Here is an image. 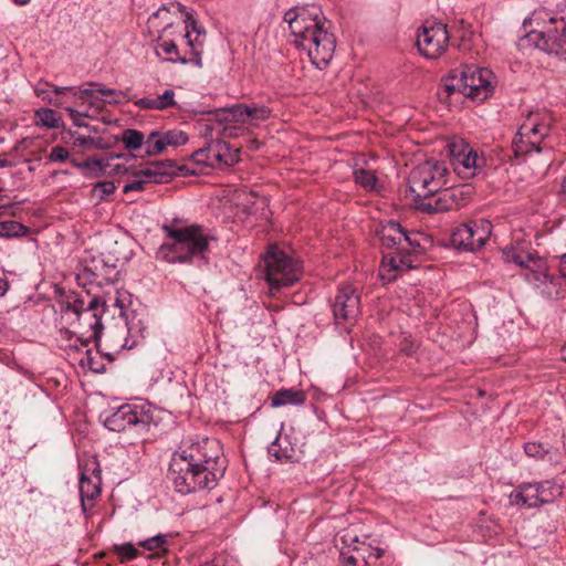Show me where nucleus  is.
Returning a JSON list of instances; mask_svg holds the SVG:
<instances>
[{
	"mask_svg": "<svg viewBox=\"0 0 566 566\" xmlns=\"http://www.w3.org/2000/svg\"><path fill=\"white\" fill-rule=\"evenodd\" d=\"M265 280L272 294L300 281L302 268L285 252L272 247L264 256Z\"/></svg>",
	"mask_w": 566,
	"mask_h": 566,
	"instance_id": "8",
	"label": "nucleus"
},
{
	"mask_svg": "<svg viewBox=\"0 0 566 566\" xmlns=\"http://www.w3.org/2000/svg\"><path fill=\"white\" fill-rule=\"evenodd\" d=\"M208 153L211 159H216V165L227 167L235 165L240 160V151L233 148L229 143L216 140L209 144Z\"/></svg>",
	"mask_w": 566,
	"mask_h": 566,
	"instance_id": "19",
	"label": "nucleus"
},
{
	"mask_svg": "<svg viewBox=\"0 0 566 566\" xmlns=\"http://www.w3.org/2000/svg\"><path fill=\"white\" fill-rule=\"evenodd\" d=\"M185 23L187 29L191 28L192 31L197 32L198 34L201 33V31L198 28L197 21L195 20L193 15L191 13L186 14Z\"/></svg>",
	"mask_w": 566,
	"mask_h": 566,
	"instance_id": "50",
	"label": "nucleus"
},
{
	"mask_svg": "<svg viewBox=\"0 0 566 566\" xmlns=\"http://www.w3.org/2000/svg\"><path fill=\"white\" fill-rule=\"evenodd\" d=\"M69 142L77 148H85V149H104L106 148V144L103 138L101 137H92V136H85L82 135L78 132L75 130H69Z\"/></svg>",
	"mask_w": 566,
	"mask_h": 566,
	"instance_id": "27",
	"label": "nucleus"
},
{
	"mask_svg": "<svg viewBox=\"0 0 566 566\" xmlns=\"http://www.w3.org/2000/svg\"><path fill=\"white\" fill-rule=\"evenodd\" d=\"M105 312V303L101 301L98 297H92L86 306V310L84 311L83 315L80 316L78 325L81 327H88L90 335L86 337L84 336V333L78 338L83 345H87L88 342L95 340L97 342L99 339L103 324H102V316Z\"/></svg>",
	"mask_w": 566,
	"mask_h": 566,
	"instance_id": "18",
	"label": "nucleus"
},
{
	"mask_svg": "<svg viewBox=\"0 0 566 566\" xmlns=\"http://www.w3.org/2000/svg\"><path fill=\"white\" fill-rule=\"evenodd\" d=\"M45 92H46V91H45V88H43V87H42V84H38V85L35 86V93H36V95H38V96L43 95Z\"/></svg>",
	"mask_w": 566,
	"mask_h": 566,
	"instance_id": "56",
	"label": "nucleus"
},
{
	"mask_svg": "<svg viewBox=\"0 0 566 566\" xmlns=\"http://www.w3.org/2000/svg\"><path fill=\"white\" fill-rule=\"evenodd\" d=\"M10 161L7 158L0 159V167H9Z\"/></svg>",
	"mask_w": 566,
	"mask_h": 566,
	"instance_id": "57",
	"label": "nucleus"
},
{
	"mask_svg": "<svg viewBox=\"0 0 566 566\" xmlns=\"http://www.w3.org/2000/svg\"><path fill=\"white\" fill-rule=\"evenodd\" d=\"M161 132H151L145 139L144 148L147 156H155L160 154L165 148V142L163 140Z\"/></svg>",
	"mask_w": 566,
	"mask_h": 566,
	"instance_id": "30",
	"label": "nucleus"
},
{
	"mask_svg": "<svg viewBox=\"0 0 566 566\" xmlns=\"http://www.w3.org/2000/svg\"><path fill=\"white\" fill-rule=\"evenodd\" d=\"M115 184L111 180L99 181L94 185L92 189V197L98 201L104 200L106 197L115 191Z\"/></svg>",
	"mask_w": 566,
	"mask_h": 566,
	"instance_id": "35",
	"label": "nucleus"
},
{
	"mask_svg": "<svg viewBox=\"0 0 566 566\" xmlns=\"http://www.w3.org/2000/svg\"><path fill=\"white\" fill-rule=\"evenodd\" d=\"M492 232V223L489 220H472L457 227L450 237L454 248L475 251L482 248Z\"/></svg>",
	"mask_w": 566,
	"mask_h": 566,
	"instance_id": "12",
	"label": "nucleus"
},
{
	"mask_svg": "<svg viewBox=\"0 0 566 566\" xmlns=\"http://www.w3.org/2000/svg\"><path fill=\"white\" fill-rule=\"evenodd\" d=\"M163 140L165 142V146H180L185 145L188 142V136L182 130H167L161 132Z\"/></svg>",
	"mask_w": 566,
	"mask_h": 566,
	"instance_id": "38",
	"label": "nucleus"
},
{
	"mask_svg": "<svg viewBox=\"0 0 566 566\" xmlns=\"http://www.w3.org/2000/svg\"><path fill=\"white\" fill-rule=\"evenodd\" d=\"M80 364L82 366H87L90 370L96 374H101L105 371V366L101 361V356L98 353H93L92 349H87L85 352L84 357L81 359Z\"/></svg>",
	"mask_w": 566,
	"mask_h": 566,
	"instance_id": "32",
	"label": "nucleus"
},
{
	"mask_svg": "<svg viewBox=\"0 0 566 566\" xmlns=\"http://www.w3.org/2000/svg\"><path fill=\"white\" fill-rule=\"evenodd\" d=\"M69 158V151L62 146H54L51 149L49 159L53 163H64Z\"/></svg>",
	"mask_w": 566,
	"mask_h": 566,
	"instance_id": "47",
	"label": "nucleus"
},
{
	"mask_svg": "<svg viewBox=\"0 0 566 566\" xmlns=\"http://www.w3.org/2000/svg\"><path fill=\"white\" fill-rule=\"evenodd\" d=\"M547 15L546 12L539 11L525 19L524 25L533 23L539 25V21L544 22L543 29L530 31L526 34V40L548 54L566 56V22L564 18L553 17H549L546 21Z\"/></svg>",
	"mask_w": 566,
	"mask_h": 566,
	"instance_id": "5",
	"label": "nucleus"
},
{
	"mask_svg": "<svg viewBox=\"0 0 566 566\" xmlns=\"http://www.w3.org/2000/svg\"><path fill=\"white\" fill-rule=\"evenodd\" d=\"M151 424L150 409L139 405H123L104 418V426L115 432L132 428L137 433H147Z\"/></svg>",
	"mask_w": 566,
	"mask_h": 566,
	"instance_id": "11",
	"label": "nucleus"
},
{
	"mask_svg": "<svg viewBox=\"0 0 566 566\" xmlns=\"http://www.w3.org/2000/svg\"><path fill=\"white\" fill-rule=\"evenodd\" d=\"M135 105L140 109L164 111L176 105L175 92L166 90L161 95L155 98L142 97L135 101Z\"/></svg>",
	"mask_w": 566,
	"mask_h": 566,
	"instance_id": "22",
	"label": "nucleus"
},
{
	"mask_svg": "<svg viewBox=\"0 0 566 566\" xmlns=\"http://www.w3.org/2000/svg\"><path fill=\"white\" fill-rule=\"evenodd\" d=\"M306 400V395L303 390L298 389H281L274 394L271 400V405L274 408L286 406V405H303Z\"/></svg>",
	"mask_w": 566,
	"mask_h": 566,
	"instance_id": "26",
	"label": "nucleus"
},
{
	"mask_svg": "<svg viewBox=\"0 0 566 566\" xmlns=\"http://www.w3.org/2000/svg\"><path fill=\"white\" fill-rule=\"evenodd\" d=\"M200 566H224V558L223 557H216L212 560L205 563Z\"/></svg>",
	"mask_w": 566,
	"mask_h": 566,
	"instance_id": "52",
	"label": "nucleus"
},
{
	"mask_svg": "<svg viewBox=\"0 0 566 566\" xmlns=\"http://www.w3.org/2000/svg\"><path fill=\"white\" fill-rule=\"evenodd\" d=\"M50 103H53L54 105H57V106L62 105V102L57 98L55 101L50 99Z\"/></svg>",
	"mask_w": 566,
	"mask_h": 566,
	"instance_id": "59",
	"label": "nucleus"
},
{
	"mask_svg": "<svg viewBox=\"0 0 566 566\" xmlns=\"http://www.w3.org/2000/svg\"><path fill=\"white\" fill-rule=\"evenodd\" d=\"M105 98L101 99L102 102L108 104H122L123 102L130 101V97L124 91H116L113 88H108L104 91Z\"/></svg>",
	"mask_w": 566,
	"mask_h": 566,
	"instance_id": "43",
	"label": "nucleus"
},
{
	"mask_svg": "<svg viewBox=\"0 0 566 566\" xmlns=\"http://www.w3.org/2000/svg\"><path fill=\"white\" fill-rule=\"evenodd\" d=\"M503 258L505 262L515 263L524 270L523 276L527 283L539 287L547 282H552L548 264L537 252H530L520 247H511L503 250Z\"/></svg>",
	"mask_w": 566,
	"mask_h": 566,
	"instance_id": "10",
	"label": "nucleus"
},
{
	"mask_svg": "<svg viewBox=\"0 0 566 566\" xmlns=\"http://www.w3.org/2000/svg\"><path fill=\"white\" fill-rule=\"evenodd\" d=\"M549 129V116L530 113L512 142L515 158L520 160L531 151H541L539 145L548 136Z\"/></svg>",
	"mask_w": 566,
	"mask_h": 566,
	"instance_id": "9",
	"label": "nucleus"
},
{
	"mask_svg": "<svg viewBox=\"0 0 566 566\" xmlns=\"http://www.w3.org/2000/svg\"><path fill=\"white\" fill-rule=\"evenodd\" d=\"M559 272L562 276L566 277V254L562 256L559 262Z\"/></svg>",
	"mask_w": 566,
	"mask_h": 566,
	"instance_id": "54",
	"label": "nucleus"
},
{
	"mask_svg": "<svg viewBox=\"0 0 566 566\" xmlns=\"http://www.w3.org/2000/svg\"><path fill=\"white\" fill-rule=\"evenodd\" d=\"M161 12V10H158L157 12H155V17H157L159 13Z\"/></svg>",
	"mask_w": 566,
	"mask_h": 566,
	"instance_id": "63",
	"label": "nucleus"
},
{
	"mask_svg": "<svg viewBox=\"0 0 566 566\" xmlns=\"http://www.w3.org/2000/svg\"><path fill=\"white\" fill-rule=\"evenodd\" d=\"M524 451L528 457L535 459H543L548 453L547 448L543 443L537 442L525 443Z\"/></svg>",
	"mask_w": 566,
	"mask_h": 566,
	"instance_id": "44",
	"label": "nucleus"
},
{
	"mask_svg": "<svg viewBox=\"0 0 566 566\" xmlns=\"http://www.w3.org/2000/svg\"><path fill=\"white\" fill-rule=\"evenodd\" d=\"M174 168L175 165L171 161H154L146 169L136 172V179L127 182L123 191L125 193L144 191L148 184L168 182L174 175Z\"/></svg>",
	"mask_w": 566,
	"mask_h": 566,
	"instance_id": "16",
	"label": "nucleus"
},
{
	"mask_svg": "<svg viewBox=\"0 0 566 566\" xmlns=\"http://www.w3.org/2000/svg\"><path fill=\"white\" fill-rule=\"evenodd\" d=\"M449 33L442 22L426 21L417 35L419 52L428 59H437L447 50Z\"/></svg>",
	"mask_w": 566,
	"mask_h": 566,
	"instance_id": "14",
	"label": "nucleus"
},
{
	"mask_svg": "<svg viewBox=\"0 0 566 566\" xmlns=\"http://www.w3.org/2000/svg\"><path fill=\"white\" fill-rule=\"evenodd\" d=\"M8 282L4 279L0 277V296L4 295V293L8 291Z\"/></svg>",
	"mask_w": 566,
	"mask_h": 566,
	"instance_id": "55",
	"label": "nucleus"
},
{
	"mask_svg": "<svg viewBox=\"0 0 566 566\" xmlns=\"http://www.w3.org/2000/svg\"><path fill=\"white\" fill-rule=\"evenodd\" d=\"M284 21L294 38L293 43L306 51L311 62L319 69L327 65L336 48V38L321 8L314 4L291 8L285 12Z\"/></svg>",
	"mask_w": 566,
	"mask_h": 566,
	"instance_id": "2",
	"label": "nucleus"
},
{
	"mask_svg": "<svg viewBox=\"0 0 566 566\" xmlns=\"http://www.w3.org/2000/svg\"><path fill=\"white\" fill-rule=\"evenodd\" d=\"M354 551H356L363 559H370L373 557L378 559L384 555V549L366 546L364 543L359 546H354Z\"/></svg>",
	"mask_w": 566,
	"mask_h": 566,
	"instance_id": "42",
	"label": "nucleus"
},
{
	"mask_svg": "<svg viewBox=\"0 0 566 566\" xmlns=\"http://www.w3.org/2000/svg\"><path fill=\"white\" fill-rule=\"evenodd\" d=\"M436 198L418 201V209L426 213H440L459 210L468 203L469 193L461 188L440 189Z\"/></svg>",
	"mask_w": 566,
	"mask_h": 566,
	"instance_id": "15",
	"label": "nucleus"
},
{
	"mask_svg": "<svg viewBox=\"0 0 566 566\" xmlns=\"http://www.w3.org/2000/svg\"><path fill=\"white\" fill-rule=\"evenodd\" d=\"M86 302L83 297H77L73 301V303H69V310H71L77 318L83 315L86 310Z\"/></svg>",
	"mask_w": 566,
	"mask_h": 566,
	"instance_id": "48",
	"label": "nucleus"
},
{
	"mask_svg": "<svg viewBox=\"0 0 566 566\" xmlns=\"http://www.w3.org/2000/svg\"><path fill=\"white\" fill-rule=\"evenodd\" d=\"M88 85L93 86L95 88H83V90H81L80 91V97L81 98H90L91 99L90 104L93 105L94 101H101L97 97V94H103L104 95V91H107L108 88L105 87L101 83H90Z\"/></svg>",
	"mask_w": 566,
	"mask_h": 566,
	"instance_id": "40",
	"label": "nucleus"
},
{
	"mask_svg": "<svg viewBox=\"0 0 566 566\" xmlns=\"http://www.w3.org/2000/svg\"><path fill=\"white\" fill-rule=\"evenodd\" d=\"M122 142L127 150H137L144 147L145 135L136 129H125L122 135Z\"/></svg>",
	"mask_w": 566,
	"mask_h": 566,
	"instance_id": "29",
	"label": "nucleus"
},
{
	"mask_svg": "<svg viewBox=\"0 0 566 566\" xmlns=\"http://www.w3.org/2000/svg\"><path fill=\"white\" fill-rule=\"evenodd\" d=\"M14 2L20 6H25L30 2V0H14Z\"/></svg>",
	"mask_w": 566,
	"mask_h": 566,
	"instance_id": "58",
	"label": "nucleus"
},
{
	"mask_svg": "<svg viewBox=\"0 0 566 566\" xmlns=\"http://www.w3.org/2000/svg\"><path fill=\"white\" fill-rule=\"evenodd\" d=\"M28 228L22 223L13 220L0 222V238H12L24 235Z\"/></svg>",
	"mask_w": 566,
	"mask_h": 566,
	"instance_id": "31",
	"label": "nucleus"
},
{
	"mask_svg": "<svg viewBox=\"0 0 566 566\" xmlns=\"http://www.w3.org/2000/svg\"><path fill=\"white\" fill-rule=\"evenodd\" d=\"M332 307L336 324L353 321L360 313V296L349 284L339 286Z\"/></svg>",
	"mask_w": 566,
	"mask_h": 566,
	"instance_id": "17",
	"label": "nucleus"
},
{
	"mask_svg": "<svg viewBox=\"0 0 566 566\" xmlns=\"http://www.w3.org/2000/svg\"><path fill=\"white\" fill-rule=\"evenodd\" d=\"M342 541L344 544L358 543V538L356 535H352L349 532L342 536Z\"/></svg>",
	"mask_w": 566,
	"mask_h": 566,
	"instance_id": "51",
	"label": "nucleus"
},
{
	"mask_svg": "<svg viewBox=\"0 0 566 566\" xmlns=\"http://www.w3.org/2000/svg\"><path fill=\"white\" fill-rule=\"evenodd\" d=\"M208 149H209V146L197 149L196 151L192 153L191 157L198 164L207 165L210 167H216L217 166L216 159L210 158V154L208 153Z\"/></svg>",
	"mask_w": 566,
	"mask_h": 566,
	"instance_id": "46",
	"label": "nucleus"
},
{
	"mask_svg": "<svg viewBox=\"0 0 566 566\" xmlns=\"http://www.w3.org/2000/svg\"><path fill=\"white\" fill-rule=\"evenodd\" d=\"M340 558L345 566H356L357 557L354 555H348L346 552H340Z\"/></svg>",
	"mask_w": 566,
	"mask_h": 566,
	"instance_id": "49",
	"label": "nucleus"
},
{
	"mask_svg": "<svg viewBox=\"0 0 566 566\" xmlns=\"http://www.w3.org/2000/svg\"><path fill=\"white\" fill-rule=\"evenodd\" d=\"M101 493V478L95 475L93 479L82 473L80 479V495L82 509L87 510V502L94 501Z\"/></svg>",
	"mask_w": 566,
	"mask_h": 566,
	"instance_id": "23",
	"label": "nucleus"
},
{
	"mask_svg": "<svg viewBox=\"0 0 566 566\" xmlns=\"http://www.w3.org/2000/svg\"><path fill=\"white\" fill-rule=\"evenodd\" d=\"M116 305H117L118 307H120V308H123V307H124V305L119 302V300H118V298L116 300Z\"/></svg>",
	"mask_w": 566,
	"mask_h": 566,
	"instance_id": "61",
	"label": "nucleus"
},
{
	"mask_svg": "<svg viewBox=\"0 0 566 566\" xmlns=\"http://www.w3.org/2000/svg\"><path fill=\"white\" fill-rule=\"evenodd\" d=\"M268 452L270 457H273L279 462H292L295 457V450L287 438H282L281 436H277L270 444Z\"/></svg>",
	"mask_w": 566,
	"mask_h": 566,
	"instance_id": "25",
	"label": "nucleus"
},
{
	"mask_svg": "<svg viewBox=\"0 0 566 566\" xmlns=\"http://www.w3.org/2000/svg\"><path fill=\"white\" fill-rule=\"evenodd\" d=\"M44 86H50L52 87L53 92L56 94V95H60L66 91H71L72 88L71 87H62V86H56V85H53V84H49V83H44L43 84Z\"/></svg>",
	"mask_w": 566,
	"mask_h": 566,
	"instance_id": "53",
	"label": "nucleus"
},
{
	"mask_svg": "<svg viewBox=\"0 0 566 566\" xmlns=\"http://www.w3.org/2000/svg\"><path fill=\"white\" fill-rule=\"evenodd\" d=\"M221 454L220 442L216 439L182 442L171 457L167 478L181 494L212 489L226 471Z\"/></svg>",
	"mask_w": 566,
	"mask_h": 566,
	"instance_id": "1",
	"label": "nucleus"
},
{
	"mask_svg": "<svg viewBox=\"0 0 566 566\" xmlns=\"http://www.w3.org/2000/svg\"><path fill=\"white\" fill-rule=\"evenodd\" d=\"M449 170L443 161L427 160L415 167L408 177L410 192L415 201L427 200L447 186Z\"/></svg>",
	"mask_w": 566,
	"mask_h": 566,
	"instance_id": "6",
	"label": "nucleus"
},
{
	"mask_svg": "<svg viewBox=\"0 0 566 566\" xmlns=\"http://www.w3.org/2000/svg\"><path fill=\"white\" fill-rule=\"evenodd\" d=\"M562 188H563V191L566 192V177L563 180Z\"/></svg>",
	"mask_w": 566,
	"mask_h": 566,
	"instance_id": "60",
	"label": "nucleus"
},
{
	"mask_svg": "<svg viewBox=\"0 0 566 566\" xmlns=\"http://www.w3.org/2000/svg\"><path fill=\"white\" fill-rule=\"evenodd\" d=\"M4 207V205L2 203V197L0 196V208Z\"/></svg>",
	"mask_w": 566,
	"mask_h": 566,
	"instance_id": "62",
	"label": "nucleus"
},
{
	"mask_svg": "<svg viewBox=\"0 0 566 566\" xmlns=\"http://www.w3.org/2000/svg\"><path fill=\"white\" fill-rule=\"evenodd\" d=\"M231 120L240 124H249V111L247 104H235L226 109Z\"/></svg>",
	"mask_w": 566,
	"mask_h": 566,
	"instance_id": "37",
	"label": "nucleus"
},
{
	"mask_svg": "<svg viewBox=\"0 0 566 566\" xmlns=\"http://www.w3.org/2000/svg\"><path fill=\"white\" fill-rule=\"evenodd\" d=\"M189 45L191 46V55L192 57H181L179 56L178 48L172 41H164L159 44V49L169 55L168 60L171 62H180L181 64H186L188 62H192L197 66H201V57L199 51L193 45L192 41L189 39Z\"/></svg>",
	"mask_w": 566,
	"mask_h": 566,
	"instance_id": "24",
	"label": "nucleus"
},
{
	"mask_svg": "<svg viewBox=\"0 0 566 566\" xmlns=\"http://www.w3.org/2000/svg\"><path fill=\"white\" fill-rule=\"evenodd\" d=\"M355 181L365 189H374L377 177L374 171L368 169H358L354 172Z\"/></svg>",
	"mask_w": 566,
	"mask_h": 566,
	"instance_id": "34",
	"label": "nucleus"
},
{
	"mask_svg": "<svg viewBox=\"0 0 566 566\" xmlns=\"http://www.w3.org/2000/svg\"><path fill=\"white\" fill-rule=\"evenodd\" d=\"M509 499L512 505H521L526 507H537L542 505L539 502V494L536 483L520 485L510 494Z\"/></svg>",
	"mask_w": 566,
	"mask_h": 566,
	"instance_id": "21",
	"label": "nucleus"
},
{
	"mask_svg": "<svg viewBox=\"0 0 566 566\" xmlns=\"http://www.w3.org/2000/svg\"><path fill=\"white\" fill-rule=\"evenodd\" d=\"M166 544H167V537H166V535H161V534L139 542V546H142L143 548H145L147 551L164 549Z\"/></svg>",
	"mask_w": 566,
	"mask_h": 566,
	"instance_id": "41",
	"label": "nucleus"
},
{
	"mask_svg": "<svg viewBox=\"0 0 566 566\" xmlns=\"http://www.w3.org/2000/svg\"><path fill=\"white\" fill-rule=\"evenodd\" d=\"M449 153L454 172L463 178L474 177L485 165V158L463 139H453Z\"/></svg>",
	"mask_w": 566,
	"mask_h": 566,
	"instance_id": "13",
	"label": "nucleus"
},
{
	"mask_svg": "<svg viewBox=\"0 0 566 566\" xmlns=\"http://www.w3.org/2000/svg\"><path fill=\"white\" fill-rule=\"evenodd\" d=\"M426 241L427 239L421 233H408L405 231V239L402 240L403 250L384 254L380 277L386 282H392L400 273L413 269V255L424 252L426 247L423 243Z\"/></svg>",
	"mask_w": 566,
	"mask_h": 566,
	"instance_id": "7",
	"label": "nucleus"
},
{
	"mask_svg": "<svg viewBox=\"0 0 566 566\" xmlns=\"http://www.w3.org/2000/svg\"><path fill=\"white\" fill-rule=\"evenodd\" d=\"M67 112H69L70 117L72 118L74 125H76L77 127L85 128L88 134H96L98 132V128L96 126H92V125L80 119L81 116H88L86 113H80V112L75 111L74 108H67Z\"/></svg>",
	"mask_w": 566,
	"mask_h": 566,
	"instance_id": "45",
	"label": "nucleus"
},
{
	"mask_svg": "<svg viewBox=\"0 0 566 566\" xmlns=\"http://www.w3.org/2000/svg\"><path fill=\"white\" fill-rule=\"evenodd\" d=\"M161 229L166 233V241L161 244L160 252L169 263L207 260L210 242L216 240L207 228L198 223L182 227L164 224Z\"/></svg>",
	"mask_w": 566,
	"mask_h": 566,
	"instance_id": "3",
	"label": "nucleus"
},
{
	"mask_svg": "<svg viewBox=\"0 0 566 566\" xmlns=\"http://www.w3.org/2000/svg\"><path fill=\"white\" fill-rule=\"evenodd\" d=\"M186 38H187V39H189V38H190L189 31H187V33H186Z\"/></svg>",
	"mask_w": 566,
	"mask_h": 566,
	"instance_id": "64",
	"label": "nucleus"
},
{
	"mask_svg": "<svg viewBox=\"0 0 566 566\" xmlns=\"http://www.w3.org/2000/svg\"><path fill=\"white\" fill-rule=\"evenodd\" d=\"M492 75L489 69L464 65L443 78L440 95L444 93L446 97H449L454 93H461L471 99L484 101L493 91Z\"/></svg>",
	"mask_w": 566,
	"mask_h": 566,
	"instance_id": "4",
	"label": "nucleus"
},
{
	"mask_svg": "<svg viewBox=\"0 0 566 566\" xmlns=\"http://www.w3.org/2000/svg\"><path fill=\"white\" fill-rule=\"evenodd\" d=\"M249 124H256L264 122L271 116V109L264 105L251 104L248 105Z\"/></svg>",
	"mask_w": 566,
	"mask_h": 566,
	"instance_id": "33",
	"label": "nucleus"
},
{
	"mask_svg": "<svg viewBox=\"0 0 566 566\" xmlns=\"http://www.w3.org/2000/svg\"><path fill=\"white\" fill-rule=\"evenodd\" d=\"M378 235L384 248L395 249L394 252L403 250L402 240L405 239V230L398 222L394 220L388 221L378 231Z\"/></svg>",
	"mask_w": 566,
	"mask_h": 566,
	"instance_id": "20",
	"label": "nucleus"
},
{
	"mask_svg": "<svg viewBox=\"0 0 566 566\" xmlns=\"http://www.w3.org/2000/svg\"><path fill=\"white\" fill-rule=\"evenodd\" d=\"M541 504L552 503L563 493L562 486L549 481L536 483Z\"/></svg>",
	"mask_w": 566,
	"mask_h": 566,
	"instance_id": "28",
	"label": "nucleus"
},
{
	"mask_svg": "<svg viewBox=\"0 0 566 566\" xmlns=\"http://www.w3.org/2000/svg\"><path fill=\"white\" fill-rule=\"evenodd\" d=\"M114 552L120 558V563H125V562H128V560H134L139 555V551L132 543H125V544H122V545H115L114 546Z\"/></svg>",
	"mask_w": 566,
	"mask_h": 566,
	"instance_id": "36",
	"label": "nucleus"
},
{
	"mask_svg": "<svg viewBox=\"0 0 566 566\" xmlns=\"http://www.w3.org/2000/svg\"><path fill=\"white\" fill-rule=\"evenodd\" d=\"M40 123L48 128H57L60 125V117L57 113L51 108H42L36 113Z\"/></svg>",
	"mask_w": 566,
	"mask_h": 566,
	"instance_id": "39",
	"label": "nucleus"
}]
</instances>
